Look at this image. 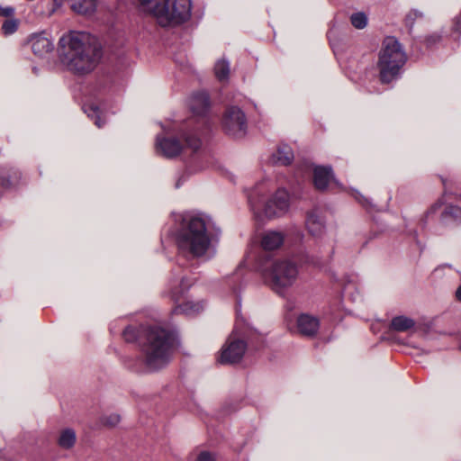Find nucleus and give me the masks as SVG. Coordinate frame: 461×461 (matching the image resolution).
<instances>
[{
	"label": "nucleus",
	"mask_w": 461,
	"mask_h": 461,
	"mask_svg": "<svg viewBox=\"0 0 461 461\" xmlns=\"http://www.w3.org/2000/svg\"><path fill=\"white\" fill-rule=\"evenodd\" d=\"M59 46L63 64L76 73L92 71L101 59L96 39L86 32H68L59 39Z\"/></svg>",
	"instance_id": "1"
},
{
	"label": "nucleus",
	"mask_w": 461,
	"mask_h": 461,
	"mask_svg": "<svg viewBox=\"0 0 461 461\" xmlns=\"http://www.w3.org/2000/svg\"><path fill=\"white\" fill-rule=\"evenodd\" d=\"M141 12L153 17L163 27L175 26L189 19L190 0H136Z\"/></svg>",
	"instance_id": "2"
},
{
	"label": "nucleus",
	"mask_w": 461,
	"mask_h": 461,
	"mask_svg": "<svg viewBox=\"0 0 461 461\" xmlns=\"http://www.w3.org/2000/svg\"><path fill=\"white\" fill-rule=\"evenodd\" d=\"M141 348L148 367L155 370L165 366L172 354L173 339L165 330L150 328L142 330Z\"/></svg>",
	"instance_id": "3"
},
{
	"label": "nucleus",
	"mask_w": 461,
	"mask_h": 461,
	"mask_svg": "<svg viewBox=\"0 0 461 461\" xmlns=\"http://www.w3.org/2000/svg\"><path fill=\"white\" fill-rule=\"evenodd\" d=\"M406 62V55L399 41L393 37L384 40L379 52L377 68L382 83H390L399 74Z\"/></svg>",
	"instance_id": "4"
},
{
	"label": "nucleus",
	"mask_w": 461,
	"mask_h": 461,
	"mask_svg": "<svg viewBox=\"0 0 461 461\" xmlns=\"http://www.w3.org/2000/svg\"><path fill=\"white\" fill-rule=\"evenodd\" d=\"M177 243L179 249L184 253L194 257L203 255L210 245L204 221L200 217H191L186 221L178 236Z\"/></svg>",
	"instance_id": "5"
},
{
	"label": "nucleus",
	"mask_w": 461,
	"mask_h": 461,
	"mask_svg": "<svg viewBox=\"0 0 461 461\" xmlns=\"http://www.w3.org/2000/svg\"><path fill=\"white\" fill-rule=\"evenodd\" d=\"M297 276L298 269L296 266L288 260L276 261L265 276L272 289L279 294L292 286Z\"/></svg>",
	"instance_id": "6"
},
{
	"label": "nucleus",
	"mask_w": 461,
	"mask_h": 461,
	"mask_svg": "<svg viewBox=\"0 0 461 461\" xmlns=\"http://www.w3.org/2000/svg\"><path fill=\"white\" fill-rule=\"evenodd\" d=\"M185 144L183 145L177 139L167 138L158 140L157 148L164 156L172 158L179 155L184 150L190 149L192 152L197 150L201 146V140L195 136L185 138Z\"/></svg>",
	"instance_id": "7"
},
{
	"label": "nucleus",
	"mask_w": 461,
	"mask_h": 461,
	"mask_svg": "<svg viewBox=\"0 0 461 461\" xmlns=\"http://www.w3.org/2000/svg\"><path fill=\"white\" fill-rule=\"evenodd\" d=\"M246 348V343L232 333L222 347L218 361L221 364L236 363L242 358Z\"/></svg>",
	"instance_id": "8"
},
{
	"label": "nucleus",
	"mask_w": 461,
	"mask_h": 461,
	"mask_svg": "<svg viewBox=\"0 0 461 461\" xmlns=\"http://www.w3.org/2000/svg\"><path fill=\"white\" fill-rule=\"evenodd\" d=\"M222 127L228 134L241 136L246 128L244 113L237 107L227 109L222 118Z\"/></svg>",
	"instance_id": "9"
},
{
	"label": "nucleus",
	"mask_w": 461,
	"mask_h": 461,
	"mask_svg": "<svg viewBox=\"0 0 461 461\" xmlns=\"http://www.w3.org/2000/svg\"><path fill=\"white\" fill-rule=\"evenodd\" d=\"M27 43L33 54L40 58L46 57L54 50L52 40L45 32L32 33L28 37Z\"/></svg>",
	"instance_id": "10"
},
{
	"label": "nucleus",
	"mask_w": 461,
	"mask_h": 461,
	"mask_svg": "<svg viewBox=\"0 0 461 461\" xmlns=\"http://www.w3.org/2000/svg\"><path fill=\"white\" fill-rule=\"evenodd\" d=\"M289 207V194L285 190H278L266 206L267 216H278L285 213Z\"/></svg>",
	"instance_id": "11"
},
{
	"label": "nucleus",
	"mask_w": 461,
	"mask_h": 461,
	"mask_svg": "<svg viewBox=\"0 0 461 461\" xmlns=\"http://www.w3.org/2000/svg\"><path fill=\"white\" fill-rule=\"evenodd\" d=\"M297 328L301 334L312 336L319 329V321L312 316L303 314L297 319Z\"/></svg>",
	"instance_id": "12"
},
{
	"label": "nucleus",
	"mask_w": 461,
	"mask_h": 461,
	"mask_svg": "<svg viewBox=\"0 0 461 461\" xmlns=\"http://www.w3.org/2000/svg\"><path fill=\"white\" fill-rule=\"evenodd\" d=\"M331 172L328 167H316L313 170V183L317 189H325L331 180Z\"/></svg>",
	"instance_id": "13"
},
{
	"label": "nucleus",
	"mask_w": 461,
	"mask_h": 461,
	"mask_svg": "<svg viewBox=\"0 0 461 461\" xmlns=\"http://www.w3.org/2000/svg\"><path fill=\"white\" fill-rule=\"evenodd\" d=\"M283 241L284 236L281 232L267 231L262 237L261 245L266 250H273L279 248Z\"/></svg>",
	"instance_id": "14"
},
{
	"label": "nucleus",
	"mask_w": 461,
	"mask_h": 461,
	"mask_svg": "<svg viewBox=\"0 0 461 461\" xmlns=\"http://www.w3.org/2000/svg\"><path fill=\"white\" fill-rule=\"evenodd\" d=\"M306 228L313 236H319L322 233L324 223L316 212H311L308 213L306 218Z\"/></svg>",
	"instance_id": "15"
},
{
	"label": "nucleus",
	"mask_w": 461,
	"mask_h": 461,
	"mask_svg": "<svg viewBox=\"0 0 461 461\" xmlns=\"http://www.w3.org/2000/svg\"><path fill=\"white\" fill-rule=\"evenodd\" d=\"M77 441V435L74 429L67 428L59 431L57 442L59 447L63 449L72 448Z\"/></svg>",
	"instance_id": "16"
},
{
	"label": "nucleus",
	"mask_w": 461,
	"mask_h": 461,
	"mask_svg": "<svg viewBox=\"0 0 461 461\" xmlns=\"http://www.w3.org/2000/svg\"><path fill=\"white\" fill-rule=\"evenodd\" d=\"M97 0H75L71 8L74 12L88 15L95 11Z\"/></svg>",
	"instance_id": "17"
},
{
	"label": "nucleus",
	"mask_w": 461,
	"mask_h": 461,
	"mask_svg": "<svg viewBox=\"0 0 461 461\" xmlns=\"http://www.w3.org/2000/svg\"><path fill=\"white\" fill-rule=\"evenodd\" d=\"M273 159L280 165H289L294 159V153L288 145H281L273 155Z\"/></svg>",
	"instance_id": "18"
},
{
	"label": "nucleus",
	"mask_w": 461,
	"mask_h": 461,
	"mask_svg": "<svg viewBox=\"0 0 461 461\" xmlns=\"http://www.w3.org/2000/svg\"><path fill=\"white\" fill-rule=\"evenodd\" d=\"M415 322L412 319L401 315L393 318L390 329L394 331L404 332L413 328Z\"/></svg>",
	"instance_id": "19"
},
{
	"label": "nucleus",
	"mask_w": 461,
	"mask_h": 461,
	"mask_svg": "<svg viewBox=\"0 0 461 461\" xmlns=\"http://www.w3.org/2000/svg\"><path fill=\"white\" fill-rule=\"evenodd\" d=\"M208 105L209 99L205 94H199L191 100L192 110L197 114L203 113L207 109Z\"/></svg>",
	"instance_id": "20"
},
{
	"label": "nucleus",
	"mask_w": 461,
	"mask_h": 461,
	"mask_svg": "<svg viewBox=\"0 0 461 461\" xmlns=\"http://www.w3.org/2000/svg\"><path fill=\"white\" fill-rule=\"evenodd\" d=\"M215 76L219 80L227 79L230 72L229 63L225 60H219L214 67Z\"/></svg>",
	"instance_id": "21"
},
{
	"label": "nucleus",
	"mask_w": 461,
	"mask_h": 461,
	"mask_svg": "<svg viewBox=\"0 0 461 461\" xmlns=\"http://www.w3.org/2000/svg\"><path fill=\"white\" fill-rule=\"evenodd\" d=\"M351 23L357 29H363L367 24V18L363 13H357L351 15Z\"/></svg>",
	"instance_id": "22"
},
{
	"label": "nucleus",
	"mask_w": 461,
	"mask_h": 461,
	"mask_svg": "<svg viewBox=\"0 0 461 461\" xmlns=\"http://www.w3.org/2000/svg\"><path fill=\"white\" fill-rule=\"evenodd\" d=\"M192 461H215L214 456L208 451H199L193 453Z\"/></svg>",
	"instance_id": "23"
},
{
	"label": "nucleus",
	"mask_w": 461,
	"mask_h": 461,
	"mask_svg": "<svg viewBox=\"0 0 461 461\" xmlns=\"http://www.w3.org/2000/svg\"><path fill=\"white\" fill-rule=\"evenodd\" d=\"M139 330L135 327H127L123 331V338L128 342H132L139 338Z\"/></svg>",
	"instance_id": "24"
},
{
	"label": "nucleus",
	"mask_w": 461,
	"mask_h": 461,
	"mask_svg": "<svg viewBox=\"0 0 461 461\" xmlns=\"http://www.w3.org/2000/svg\"><path fill=\"white\" fill-rule=\"evenodd\" d=\"M18 24L15 20H6L2 25V31L5 35L14 33L17 30Z\"/></svg>",
	"instance_id": "25"
},
{
	"label": "nucleus",
	"mask_w": 461,
	"mask_h": 461,
	"mask_svg": "<svg viewBox=\"0 0 461 461\" xmlns=\"http://www.w3.org/2000/svg\"><path fill=\"white\" fill-rule=\"evenodd\" d=\"M199 308L200 307L198 305L188 302L183 305L177 306L175 309V311L176 312H184V313L189 314V313L197 312L199 310Z\"/></svg>",
	"instance_id": "26"
},
{
	"label": "nucleus",
	"mask_w": 461,
	"mask_h": 461,
	"mask_svg": "<svg viewBox=\"0 0 461 461\" xmlns=\"http://www.w3.org/2000/svg\"><path fill=\"white\" fill-rule=\"evenodd\" d=\"M421 16H422V14L419 11L411 10L406 15V18H405L406 23L409 25H412L414 21L418 18H420Z\"/></svg>",
	"instance_id": "27"
},
{
	"label": "nucleus",
	"mask_w": 461,
	"mask_h": 461,
	"mask_svg": "<svg viewBox=\"0 0 461 461\" xmlns=\"http://www.w3.org/2000/svg\"><path fill=\"white\" fill-rule=\"evenodd\" d=\"M14 8L13 7H1L0 8V15L2 16H5V17H9V16H12L14 14Z\"/></svg>",
	"instance_id": "28"
},
{
	"label": "nucleus",
	"mask_w": 461,
	"mask_h": 461,
	"mask_svg": "<svg viewBox=\"0 0 461 461\" xmlns=\"http://www.w3.org/2000/svg\"><path fill=\"white\" fill-rule=\"evenodd\" d=\"M64 0H53L54 8L52 13L59 9L63 5Z\"/></svg>",
	"instance_id": "29"
},
{
	"label": "nucleus",
	"mask_w": 461,
	"mask_h": 461,
	"mask_svg": "<svg viewBox=\"0 0 461 461\" xmlns=\"http://www.w3.org/2000/svg\"><path fill=\"white\" fill-rule=\"evenodd\" d=\"M455 30L461 32V14L460 17H458V20L456 23Z\"/></svg>",
	"instance_id": "30"
},
{
	"label": "nucleus",
	"mask_w": 461,
	"mask_h": 461,
	"mask_svg": "<svg viewBox=\"0 0 461 461\" xmlns=\"http://www.w3.org/2000/svg\"><path fill=\"white\" fill-rule=\"evenodd\" d=\"M456 296L457 300L461 302V286L458 287V289L456 290Z\"/></svg>",
	"instance_id": "31"
},
{
	"label": "nucleus",
	"mask_w": 461,
	"mask_h": 461,
	"mask_svg": "<svg viewBox=\"0 0 461 461\" xmlns=\"http://www.w3.org/2000/svg\"><path fill=\"white\" fill-rule=\"evenodd\" d=\"M114 420H114V424H115V423H117V422H118L119 419H118V417H115V418H114Z\"/></svg>",
	"instance_id": "32"
}]
</instances>
